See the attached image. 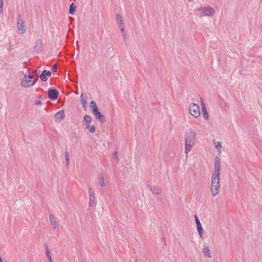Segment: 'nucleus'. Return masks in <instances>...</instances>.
I'll use <instances>...</instances> for the list:
<instances>
[{"mask_svg":"<svg viewBox=\"0 0 262 262\" xmlns=\"http://www.w3.org/2000/svg\"><path fill=\"white\" fill-rule=\"evenodd\" d=\"M220 159L216 157L214 159V169L212 174L211 191L213 196H216L220 190Z\"/></svg>","mask_w":262,"mask_h":262,"instance_id":"f257e3e1","label":"nucleus"},{"mask_svg":"<svg viewBox=\"0 0 262 262\" xmlns=\"http://www.w3.org/2000/svg\"><path fill=\"white\" fill-rule=\"evenodd\" d=\"M46 254L48 257H51L50 251L48 248H46Z\"/></svg>","mask_w":262,"mask_h":262,"instance_id":"a878e982","label":"nucleus"},{"mask_svg":"<svg viewBox=\"0 0 262 262\" xmlns=\"http://www.w3.org/2000/svg\"><path fill=\"white\" fill-rule=\"evenodd\" d=\"M195 132L192 129L189 128L185 136V154H187L192 149L195 144Z\"/></svg>","mask_w":262,"mask_h":262,"instance_id":"f03ea898","label":"nucleus"},{"mask_svg":"<svg viewBox=\"0 0 262 262\" xmlns=\"http://www.w3.org/2000/svg\"><path fill=\"white\" fill-rule=\"evenodd\" d=\"M189 2H192V0H188Z\"/></svg>","mask_w":262,"mask_h":262,"instance_id":"7c9ffc66","label":"nucleus"},{"mask_svg":"<svg viewBox=\"0 0 262 262\" xmlns=\"http://www.w3.org/2000/svg\"><path fill=\"white\" fill-rule=\"evenodd\" d=\"M151 190L153 193L156 194H159L161 192V189H159L158 188H156L155 187H153L151 188Z\"/></svg>","mask_w":262,"mask_h":262,"instance_id":"6ab92c4d","label":"nucleus"},{"mask_svg":"<svg viewBox=\"0 0 262 262\" xmlns=\"http://www.w3.org/2000/svg\"><path fill=\"white\" fill-rule=\"evenodd\" d=\"M95 203V196L90 197L89 205L92 206Z\"/></svg>","mask_w":262,"mask_h":262,"instance_id":"4be33fe9","label":"nucleus"},{"mask_svg":"<svg viewBox=\"0 0 262 262\" xmlns=\"http://www.w3.org/2000/svg\"><path fill=\"white\" fill-rule=\"evenodd\" d=\"M65 159H66L67 164H69V162H70V158L69 156V154L68 152H67L65 155Z\"/></svg>","mask_w":262,"mask_h":262,"instance_id":"b1692460","label":"nucleus"},{"mask_svg":"<svg viewBox=\"0 0 262 262\" xmlns=\"http://www.w3.org/2000/svg\"><path fill=\"white\" fill-rule=\"evenodd\" d=\"M216 147H217V148L221 147V143L220 142H217Z\"/></svg>","mask_w":262,"mask_h":262,"instance_id":"cd10ccee","label":"nucleus"},{"mask_svg":"<svg viewBox=\"0 0 262 262\" xmlns=\"http://www.w3.org/2000/svg\"><path fill=\"white\" fill-rule=\"evenodd\" d=\"M200 12V16H212L215 13V10L210 7H201L195 10Z\"/></svg>","mask_w":262,"mask_h":262,"instance_id":"7ed1b4c3","label":"nucleus"},{"mask_svg":"<svg viewBox=\"0 0 262 262\" xmlns=\"http://www.w3.org/2000/svg\"><path fill=\"white\" fill-rule=\"evenodd\" d=\"M90 107L92 108L93 113L96 118L98 119H102L103 118V116L101 115V113L98 111L97 104L94 101H92L90 102Z\"/></svg>","mask_w":262,"mask_h":262,"instance_id":"6e6552de","label":"nucleus"},{"mask_svg":"<svg viewBox=\"0 0 262 262\" xmlns=\"http://www.w3.org/2000/svg\"><path fill=\"white\" fill-rule=\"evenodd\" d=\"M80 99H81V101L82 104V105H83V107L84 109V110L86 111V104H87V102H86L87 96H86V94H83V93L81 94V96H80Z\"/></svg>","mask_w":262,"mask_h":262,"instance_id":"ddd939ff","label":"nucleus"},{"mask_svg":"<svg viewBox=\"0 0 262 262\" xmlns=\"http://www.w3.org/2000/svg\"><path fill=\"white\" fill-rule=\"evenodd\" d=\"M76 9V6L74 5V3H72L70 5V11L69 13L70 14H73Z\"/></svg>","mask_w":262,"mask_h":262,"instance_id":"f3484780","label":"nucleus"},{"mask_svg":"<svg viewBox=\"0 0 262 262\" xmlns=\"http://www.w3.org/2000/svg\"><path fill=\"white\" fill-rule=\"evenodd\" d=\"M99 184L101 187L105 186V182L103 178L101 177L99 179Z\"/></svg>","mask_w":262,"mask_h":262,"instance_id":"412c9836","label":"nucleus"},{"mask_svg":"<svg viewBox=\"0 0 262 262\" xmlns=\"http://www.w3.org/2000/svg\"><path fill=\"white\" fill-rule=\"evenodd\" d=\"M116 19H117V21L118 24L119 25V27L120 28L121 31L122 32L123 36H125V31H124L125 27H124V21H123L122 16L119 14H117L116 15Z\"/></svg>","mask_w":262,"mask_h":262,"instance_id":"1a4fd4ad","label":"nucleus"},{"mask_svg":"<svg viewBox=\"0 0 262 262\" xmlns=\"http://www.w3.org/2000/svg\"><path fill=\"white\" fill-rule=\"evenodd\" d=\"M202 114H203L204 118L205 120H208L209 118V115L208 114L207 109L206 110L204 109V110H202Z\"/></svg>","mask_w":262,"mask_h":262,"instance_id":"a211bd4d","label":"nucleus"},{"mask_svg":"<svg viewBox=\"0 0 262 262\" xmlns=\"http://www.w3.org/2000/svg\"><path fill=\"white\" fill-rule=\"evenodd\" d=\"M203 253L205 256L208 257H211L212 256V255L210 254V250L208 246H204V248L203 249Z\"/></svg>","mask_w":262,"mask_h":262,"instance_id":"4468645a","label":"nucleus"},{"mask_svg":"<svg viewBox=\"0 0 262 262\" xmlns=\"http://www.w3.org/2000/svg\"><path fill=\"white\" fill-rule=\"evenodd\" d=\"M189 113L195 118L200 116V110L199 106L195 103H191L189 106Z\"/></svg>","mask_w":262,"mask_h":262,"instance_id":"0eeeda50","label":"nucleus"},{"mask_svg":"<svg viewBox=\"0 0 262 262\" xmlns=\"http://www.w3.org/2000/svg\"><path fill=\"white\" fill-rule=\"evenodd\" d=\"M17 29L18 32L21 34L25 33L26 28L25 26V21L22 19L20 15H18L17 17Z\"/></svg>","mask_w":262,"mask_h":262,"instance_id":"39448f33","label":"nucleus"},{"mask_svg":"<svg viewBox=\"0 0 262 262\" xmlns=\"http://www.w3.org/2000/svg\"><path fill=\"white\" fill-rule=\"evenodd\" d=\"M194 218H195V221L196 223V228H197L198 233H199L200 236L201 237H202V233H203V228L201 225V223L200 220H199L197 215H195Z\"/></svg>","mask_w":262,"mask_h":262,"instance_id":"9d476101","label":"nucleus"},{"mask_svg":"<svg viewBox=\"0 0 262 262\" xmlns=\"http://www.w3.org/2000/svg\"><path fill=\"white\" fill-rule=\"evenodd\" d=\"M57 119L62 120L64 117V113L63 111H59L56 115Z\"/></svg>","mask_w":262,"mask_h":262,"instance_id":"dca6fc26","label":"nucleus"},{"mask_svg":"<svg viewBox=\"0 0 262 262\" xmlns=\"http://www.w3.org/2000/svg\"><path fill=\"white\" fill-rule=\"evenodd\" d=\"M89 193H90V197L95 196L94 192H93L92 188H89Z\"/></svg>","mask_w":262,"mask_h":262,"instance_id":"393cba45","label":"nucleus"},{"mask_svg":"<svg viewBox=\"0 0 262 262\" xmlns=\"http://www.w3.org/2000/svg\"><path fill=\"white\" fill-rule=\"evenodd\" d=\"M4 0H0V14L3 13L4 12Z\"/></svg>","mask_w":262,"mask_h":262,"instance_id":"aec40b11","label":"nucleus"},{"mask_svg":"<svg viewBox=\"0 0 262 262\" xmlns=\"http://www.w3.org/2000/svg\"><path fill=\"white\" fill-rule=\"evenodd\" d=\"M201 106H202V110H204V109L206 110V107L205 103L203 101V98H201Z\"/></svg>","mask_w":262,"mask_h":262,"instance_id":"5701e85b","label":"nucleus"},{"mask_svg":"<svg viewBox=\"0 0 262 262\" xmlns=\"http://www.w3.org/2000/svg\"><path fill=\"white\" fill-rule=\"evenodd\" d=\"M50 262H52V257L51 256V257H48Z\"/></svg>","mask_w":262,"mask_h":262,"instance_id":"c756f323","label":"nucleus"},{"mask_svg":"<svg viewBox=\"0 0 262 262\" xmlns=\"http://www.w3.org/2000/svg\"><path fill=\"white\" fill-rule=\"evenodd\" d=\"M51 73L49 71L44 70L42 72L40 78L42 81H46L47 80V77L50 76Z\"/></svg>","mask_w":262,"mask_h":262,"instance_id":"f8f14e48","label":"nucleus"},{"mask_svg":"<svg viewBox=\"0 0 262 262\" xmlns=\"http://www.w3.org/2000/svg\"><path fill=\"white\" fill-rule=\"evenodd\" d=\"M48 97L50 99L55 100L58 96V92L56 90H49L48 92Z\"/></svg>","mask_w":262,"mask_h":262,"instance_id":"9b49d317","label":"nucleus"},{"mask_svg":"<svg viewBox=\"0 0 262 262\" xmlns=\"http://www.w3.org/2000/svg\"><path fill=\"white\" fill-rule=\"evenodd\" d=\"M35 104H36V105H39V104H41V101H36V102H35Z\"/></svg>","mask_w":262,"mask_h":262,"instance_id":"c85d7f7f","label":"nucleus"},{"mask_svg":"<svg viewBox=\"0 0 262 262\" xmlns=\"http://www.w3.org/2000/svg\"><path fill=\"white\" fill-rule=\"evenodd\" d=\"M34 77L33 76L25 75L21 80V85L24 88H29L33 86L36 82L35 80H33Z\"/></svg>","mask_w":262,"mask_h":262,"instance_id":"20e7f679","label":"nucleus"},{"mask_svg":"<svg viewBox=\"0 0 262 262\" xmlns=\"http://www.w3.org/2000/svg\"><path fill=\"white\" fill-rule=\"evenodd\" d=\"M57 69V66L56 64H54L52 67V71L54 72H56Z\"/></svg>","mask_w":262,"mask_h":262,"instance_id":"bb28decb","label":"nucleus"},{"mask_svg":"<svg viewBox=\"0 0 262 262\" xmlns=\"http://www.w3.org/2000/svg\"><path fill=\"white\" fill-rule=\"evenodd\" d=\"M49 220H50L51 225L54 228H56L58 224H57V221L56 220V219L53 215H50L49 216Z\"/></svg>","mask_w":262,"mask_h":262,"instance_id":"2eb2a0df","label":"nucleus"},{"mask_svg":"<svg viewBox=\"0 0 262 262\" xmlns=\"http://www.w3.org/2000/svg\"><path fill=\"white\" fill-rule=\"evenodd\" d=\"M92 122V118L90 116L85 115L83 117V123L86 128H88L90 132L94 133L95 131V127L93 125H91Z\"/></svg>","mask_w":262,"mask_h":262,"instance_id":"423d86ee","label":"nucleus"}]
</instances>
